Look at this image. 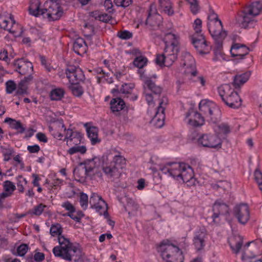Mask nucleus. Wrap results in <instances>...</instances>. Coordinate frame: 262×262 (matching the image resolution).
<instances>
[{"label": "nucleus", "instance_id": "obj_13", "mask_svg": "<svg viewBox=\"0 0 262 262\" xmlns=\"http://www.w3.org/2000/svg\"><path fill=\"white\" fill-rule=\"evenodd\" d=\"M167 98L165 97H163L159 101L158 106L152 112L151 110H149L148 111L151 118L150 122L157 127L160 128L164 125L165 120L164 106L167 104Z\"/></svg>", "mask_w": 262, "mask_h": 262}, {"label": "nucleus", "instance_id": "obj_26", "mask_svg": "<svg viewBox=\"0 0 262 262\" xmlns=\"http://www.w3.org/2000/svg\"><path fill=\"white\" fill-rule=\"evenodd\" d=\"M192 43L200 54H204L208 52V48L203 35L193 36L192 37Z\"/></svg>", "mask_w": 262, "mask_h": 262}, {"label": "nucleus", "instance_id": "obj_18", "mask_svg": "<svg viewBox=\"0 0 262 262\" xmlns=\"http://www.w3.org/2000/svg\"><path fill=\"white\" fill-rule=\"evenodd\" d=\"M233 214L240 224L245 225L250 219L249 206L243 203L236 205L233 209Z\"/></svg>", "mask_w": 262, "mask_h": 262}, {"label": "nucleus", "instance_id": "obj_34", "mask_svg": "<svg viewBox=\"0 0 262 262\" xmlns=\"http://www.w3.org/2000/svg\"><path fill=\"white\" fill-rule=\"evenodd\" d=\"M250 73L247 72L241 74L236 75L233 79V84L235 88H239L241 85L244 84L249 79Z\"/></svg>", "mask_w": 262, "mask_h": 262}, {"label": "nucleus", "instance_id": "obj_53", "mask_svg": "<svg viewBox=\"0 0 262 262\" xmlns=\"http://www.w3.org/2000/svg\"><path fill=\"white\" fill-rule=\"evenodd\" d=\"M118 36L123 39H128L132 37V34L129 31H123L118 33Z\"/></svg>", "mask_w": 262, "mask_h": 262}, {"label": "nucleus", "instance_id": "obj_64", "mask_svg": "<svg viewBox=\"0 0 262 262\" xmlns=\"http://www.w3.org/2000/svg\"><path fill=\"white\" fill-rule=\"evenodd\" d=\"M104 6L107 11H111L113 4L111 0H105L104 3Z\"/></svg>", "mask_w": 262, "mask_h": 262}, {"label": "nucleus", "instance_id": "obj_62", "mask_svg": "<svg viewBox=\"0 0 262 262\" xmlns=\"http://www.w3.org/2000/svg\"><path fill=\"white\" fill-rule=\"evenodd\" d=\"M45 258V255L42 253L37 252L35 254L34 258L36 261H42Z\"/></svg>", "mask_w": 262, "mask_h": 262}, {"label": "nucleus", "instance_id": "obj_1", "mask_svg": "<svg viewBox=\"0 0 262 262\" xmlns=\"http://www.w3.org/2000/svg\"><path fill=\"white\" fill-rule=\"evenodd\" d=\"M125 163V159L119 155L95 157L80 163L74 170L73 173L75 180L79 182L84 181L88 176H94L101 178V170L107 177H112L116 175L118 169L122 168Z\"/></svg>", "mask_w": 262, "mask_h": 262}, {"label": "nucleus", "instance_id": "obj_45", "mask_svg": "<svg viewBox=\"0 0 262 262\" xmlns=\"http://www.w3.org/2000/svg\"><path fill=\"white\" fill-rule=\"evenodd\" d=\"M214 115H215V117H214V124L220 122L222 112L219 107L216 105H214Z\"/></svg>", "mask_w": 262, "mask_h": 262}, {"label": "nucleus", "instance_id": "obj_24", "mask_svg": "<svg viewBox=\"0 0 262 262\" xmlns=\"http://www.w3.org/2000/svg\"><path fill=\"white\" fill-rule=\"evenodd\" d=\"M250 50L243 44L239 43H233L230 49V53L232 57H235V59H242L248 54Z\"/></svg>", "mask_w": 262, "mask_h": 262}, {"label": "nucleus", "instance_id": "obj_28", "mask_svg": "<svg viewBox=\"0 0 262 262\" xmlns=\"http://www.w3.org/2000/svg\"><path fill=\"white\" fill-rule=\"evenodd\" d=\"M134 88V85L133 84H124L122 85L121 87L119 89L117 88L116 89H112L111 93L115 95L118 91L119 90L121 93L126 95L130 99L135 100L137 99V96L136 94L133 93Z\"/></svg>", "mask_w": 262, "mask_h": 262}, {"label": "nucleus", "instance_id": "obj_25", "mask_svg": "<svg viewBox=\"0 0 262 262\" xmlns=\"http://www.w3.org/2000/svg\"><path fill=\"white\" fill-rule=\"evenodd\" d=\"M86 40H84L81 37L77 38L73 44V49L75 53L79 55H82L86 53L88 45L90 43L91 37L90 35H85Z\"/></svg>", "mask_w": 262, "mask_h": 262}, {"label": "nucleus", "instance_id": "obj_16", "mask_svg": "<svg viewBox=\"0 0 262 262\" xmlns=\"http://www.w3.org/2000/svg\"><path fill=\"white\" fill-rule=\"evenodd\" d=\"M214 132L219 139V142L214 145V149H219L222 147V141L227 138V135L231 132V128L227 123L218 122L214 124Z\"/></svg>", "mask_w": 262, "mask_h": 262}, {"label": "nucleus", "instance_id": "obj_33", "mask_svg": "<svg viewBox=\"0 0 262 262\" xmlns=\"http://www.w3.org/2000/svg\"><path fill=\"white\" fill-rule=\"evenodd\" d=\"M125 104L124 101L120 98H115L110 102V108L113 113L119 112L124 108Z\"/></svg>", "mask_w": 262, "mask_h": 262}, {"label": "nucleus", "instance_id": "obj_48", "mask_svg": "<svg viewBox=\"0 0 262 262\" xmlns=\"http://www.w3.org/2000/svg\"><path fill=\"white\" fill-rule=\"evenodd\" d=\"M47 206L42 204L38 205L30 211V213L36 215H40Z\"/></svg>", "mask_w": 262, "mask_h": 262}, {"label": "nucleus", "instance_id": "obj_7", "mask_svg": "<svg viewBox=\"0 0 262 262\" xmlns=\"http://www.w3.org/2000/svg\"><path fill=\"white\" fill-rule=\"evenodd\" d=\"M158 251L162 259L166 262H183L184 255L179 247L170 241H163L159 245Z\"/></svg>", "mask_w": 262, "mask_h": 262}, {"label": "nucleus", "instance_id": "obj_55", "mask_svg": "<svg viewBox=\"0 0 262 262\" xmlns=\"http://www.w3.org/2000/svg\"><path fill=\"white\" fill-rule=\"evenodd\" d=\"M6 91L8 93H12L16 89L15 84L12 81H9L6 83Z\"/></svg>", "mask_w": 262, "mask_h": 262}, {"label": "nucleus", "instance_id": "obj_6", "mask_svg": "<svg viewBox=\"0 0 262 262\" xmlns=\"http://www.w3.org/2000/svg\"><path fill=\"white\" fill-rule=\"evenodd\" d=\"M49 129L54 138L60 140L65 136V140L69 146H71L72 141L74 144H77L82 142L83 139V135L82 133L70 129H66L61 123L54 124L53 126L49 127Z\"/></svg>", "mask_w": 262, "mask_h": 262}, {"label": "nucleus", "instance_id": "obj_56", "mask_svg": "<svg viewBox=\"0 0 262 262\" xmlns=\"http://www.w3.org/2000/svg\"><path fill=\"white\" fill-rule=\"evenodd\" d=\"M189 4H190V8L191 12L193 14H196L200 9L198 1L196 0L195 2H193Z\"/></svg>", "mask_w": 262, "mask_h": 262}, {"label": "nucleus", "instance_id": "obj_31", "mask_svg": "<svg viewBox=\"0 0 262 262\" xmlns=\"http://www.w3.org/2000/svg\"><path fill=\"white\" fill-rule=\"evenodd\" d=\"M88 138L90 139L91 143L93 145L99 143L100 140L98 137V129L97 127L91 126L87 123L84 125Z\"/></svg>", "mask_w": 262, "mask_h": 262}, {"label": "nucleus", "instance_id": "obj_15", "mask_svg": "<svg viewBox=\"0 0 262 262\" xmlns=\"http://www.w3.org/2000/svg\"><path fill=\"white\" fill-rule=\"evenodd\" d=\"M206 120V118L196 110L190 109L186 113L184 121L190 127L198 128L203 126Z\"/></svg>", "mask_w": 262, "mask_h": 262}, {"label": "nucleus", "instance_id": "obj_9", "mask_svg": "<svg viewBox=\"0 0 262 262\" xmlns=\"http://www.w3.org/2000/svg\"><path fill=\"white\" fill-rule=\"evenodd\" d=\"M181 72L188 75L192 80L198 82L202 86H204L207 83L205 77L200 76L195 78L196 71L195 67V61L193 57L189 54H187L184 58Z\"/></svg>", "mask_w": 262, "mask_h": 262}, {"label": "nucleus", "instance_id": "obj_29", "mask_svg": "<svg viewBox=\"0 0 262 262\" xmlns=\"http://www.w3.org/2000/svg\"><path fill=\"white\" fill-rule=\"evenodd\" d=\"M228 205L222 200H216L214 203V219L220 215H226L229 213Z\"/></svg>", "mask_w": 262, "mask_h": 262}, {"label": "nucleus", "instance_id": "obj_60", "mask_svg": "<svg viewBox=\"0 0 262 262\" xmlns=\"http://www.w3.org/2000/svg\"><path fill=\"white\" fill-rule=\"evenodd\" d=\"M36 137L37 139L40 142H42L43 143H46L48 141L47 137H46V136L44 134H43L42 133H40V132L36 134Z\"/></svg>", "mask_w": 262, "mask_h": 262}, {"label": "nucleus", "instance_id": "obj_43", "mask_svg": "<svg viewBox=\"0 0 262 262\" xmlns=\"http://www.w3.org/2000/svg\"><path fill=\"white\" fill-rule=\"evenodd\" d=\"M254 179L258 185L259 189L262 191V172L260 170L256 169L254 173Z\"/></svg>", "mask_w": 262, "mask_h": 262}, {"label": "nucleus", "instance_id": "obj_11", "mask_svg": "<svg viewBox=\"0 0 262 262\" xmlns=\"http://www.w3.org/2000/svg\"><path fill=\"white\" fill-rule=\"evenodd\" d=\"M14 66L17 68V71L21 75L31 74L33 71V66L31 62L23 59H18L15 61ZM32 79V77L29 75L21 81L18 86L17 92L23 94L27 93V87L26 82Z\"/></svg>", "mask_w": 262, "mask_h": 262}, {"label": "nucleus", "instance_id": "obj_32", "mask_svg": "<svg viewBox=\"0 0 262 262\" xmlns=\"http://www.w3.org/2000/svg\"><path fill=\"white\" fill-rule=\"evenodd\" d=\"M217 91L224 102L228 96H230L232 93L235 92L234 90L229 84H225L219 86L217 89Z\"/></svg>", "mask_w": 262, "mask_h": 262}, {"label": "nucleus", "instance_id": "obj_3", "mask_svg": "<svg viewBox=\"0 0 262 262\" xmlns=\"http://www.w3.org/2000/svg\"><path fill=\"white\" fill-rule=\"evenodd\" d=\"M165 43L164 54L159 55L156 62L160 66L170 67L176 61L180 50L179 36L173 30L165 33L163 38Z\"/></svg>", "mask_w": 262, "mask_h": 262}, {"label": "nucleus", "instance_id": "obj_12", "mask_svg": "<svg viewBox=\"0 0 262 262\" xmlns=\"http://www.w3.org/2000/svg\"><path fill=\"white\" fill-rule=\"evenodd\" d=\"M228 243L232 252L235 254L239 252L241 249H242V260L243 261H248L252 257L255 256L254 253L249 249V246L250 244V242L247 243L243 247V241L239 237L234 236L230 238L228 240Z\"/></svg>", "mask_w": 262, "mask_h": 262}, {"label": "nucleus", "instance_id": "obj_30", "mask_svg": "<svg viewBox=\"0 0 262 262\" xmlns=\"http://www.w3.org/2000/svg\"><path fill=\"white\" fill-rule=\"evenodd\" d=\"M224 103L232 108H238L242 105V99L238 93L235 92L228 96Z\"/></svg>", "mask_w": 262, "mask_h": 262}, {"label": "nucleus", "instance_id": "obj_46", "mask_svg": "<svg viewBox=\"0 0 262 262\" xmlns=\"http://www.w3.org/2000/svg\"><path fill=\"white\" fill-rule=\"evenodd\" d=\"M229 186L228 183L226 181H219L214 184V190L222 189L225 191Z\"/></svg>", "mask_w": 262, "mask_h": 262}, {"label": "nucleus", "instance_id": "obj_41", "mask_svg": "<svg viewBox=\"0 0 262 262\" xmlns=\"http://www.w3.org/2000/svg\"><path fill=\"white\" fill-rule=\"evenodd\" d=\"M147 59L143 56L137 57L134 61V64L136 67L141 69L147 64Z\"/></svg>", "mask_w": 262, "mask_h": 262}, {"label": "nucleus", "instance_id": "obj_8", "mask_svg": "<svg viewBox=\"0 0 262 262\" xmlns=\"http://www.w3.org/2000/svg\"><path fill=\"white\" fill-rule=\"evenodd\" d=\"M139 73L141 79L144 83V89L145 99L149 107L151 108L158 101L160 95L162 92V88L156 85L149 79V77L145 76L144 72L142 70L139 71Z\"/></svg>", "mask_w": 262, "mask_h": 262}, {"label": "nucleus", "instance_id": "obj_49", "mask_svg": "<svg viewBox=\"0 0 262 262\" xmlns=\"http://www.w3.org/2000/svg\"><path fill=\"white\" fill-rule=\"evenodd\" d=\"M202 21L200 18H196L193 23V28L197 33H201L202 31Z\"/></svg>", "mask_w": 262, "mask_h": 262}, {"label": "nucleus", "instance_id": "obj_61", "mask_svg": "<svg viewBox=\"0 0 262 262\" xmlns=\"http://www.w3.org/2000/svg\"><path fill=\"white\" fill-rule=\"evenodd\" d=\"M145 186V182L144 179H140L137 181V188L139 190H142Z\"/></svg>", "mask_w": 262, "mask_h": 262}, {"label": "nucleus", "instance_id": "obj_2", "mask_svg": "<svg viewBox=\"0 0 262 262\" xmlns=\"http://www.w3.org/2000/svg\"><path fill=\"white\" fill-rule=\"evenodd\" d=\"M62 231L61 227L58 224H54L51 227V235L57 236L59 244V246L53 249L54 255L66 260H78L81 257V250L79 245L70 243L68 239L61 235Z\"/></svg>", "mask_w": 262, "mask_h": 262}, {"label": "nucleus", "instance_id": "obj_59", "mask_svg": "<svg viewBox=\"0 0 262 262\" xmlns=\"http://www.w3.org/2000/svg\"><path fill=\"white\" fill-rule=\"evenodd\" d=\"M212 21H213V16L211 14H210L208 15V17H207V26H208V30H209L211 36L212 35V34L211 32Z\"/></svg>", "mask_w": 262, "mask_h": 262}, {"label": "nucleus", "instance_id": "obj_35", "mask_svg": "<svg viewBox=\"0 0 262 262\" xmlns=\"http://www.w3.org/2000/svg\"><path fill=\"white\" fill-rule=\"evenodd\" d=\"M160 7L161 9L168 15L173 14V10L171 3L169 0H159Z\"/></svg>", "mask_w": 262, "mask_h": 262}, {"label": "nucleus", "instance_id": "obj_47", "mask_svg": "<svg viewBox=\"0 0 262 262\" xmlns=\"http://www.w3.org/2000/svg\"><path fill=\"white\" fill-rule=\"evenodd\" d=\"M67 215L76 222H79L83 216V214L81 211H78L76 212L75 210L73 212L68 213Z\"/></svg>", "mask_w": 262, "mask_h": 262}, {"label": "nucleus", "instance_id": "obj_22", "mask_svg": "<svg viewBox=\"0 0 262 262\" xmlns=\"http://www.w3.org/2000/svg\"><path fill=\"white\" fill-rule=\"evenodd\" d=\"M66 77L69 79V84L78 83L84 77L82 71L78 67H70L66 70Z\"/></svg>", "mask_w": 262, "mask_h": 262}, {"label": "nucleus", "instance_id": "obj_21", "mask_svg": "<svg viewBox=\"0 0 262 262\" xmlns=\"http://www.w3.org/2000/svg\"><path fill=\"white\" fill-rule=\"evenodd\" d=\"M162 17L156 12L155 5H151L145 26L149 29H154L160 25Z\"/></svg>", "mask_w": 262, "mask_h": 262}, {"label": "nucleus", "instance_id": "obj_37", "mask_svg": "<svg viewBox=\"0 0 262 262\" xmlns=\"http://www.w3.org/2000/svg\"><path fill=\"white\" fill-rule=\"evenodd\" d=\"M64 95V91L61 88H55L50 92V97L52 100H60Z\"/></svg>", "mask_w": 262, "mask_h": 262}, {"label": "nucleus", "instance_id": "obj_58", "mask_svg": "<svg viewBox=\"0 0 262 262\" xmlns=\"http://www.w3.org/2000/svg\"><path fill=\"white\" fill-rule=\"evenodd\" d=\"M28 150L31 153H36L40 150V147L38 145H29L27 147Z\"/></svg>", "mask_w": 262, "mask_h": 262}, {"label": "nucleus", "instance_id": "obj_17", "mask_svg": "<svg viewBox=\"0 0 262 262\" xmlns=\"http://www.w3.org/2000/svg\"><path fill=\"white\" fill-rule=\"evenodd\" d=\"M188 140L192 142H197L199 144L204 147H212L213 138L211 134L200 135L198 132H193L188 136Z\"/></svg>", "mask_w": 262, "mask_h": 262}, {"label": "nucleus", "instance_id": "obj_5", "mask_svg": "<svg viewBox=\"0 0 262 262\" xmlns=\"http://www.w3.org/2000/svg\"><path fill=\"white\" fill-rule=\"evenodd\" d=\"M227 35L219 15L214 12V60H225L223 43Z\"/></svg>", "mask_w": 262, "mask_h": 262}, {"label": "nucleus", "instance_id": "obj_14", "mask_svg": "<svg viewBox=\"0 0 262 262\" xmlns=\"http://www.w3.org/2000/svg\"><path fill=\"white\" fill-rule=\"evenodd\" d=\"M0 29L9 31L15 37L20 36L23 33L21 27L15 23L11 15L0 17Z\"/></svg>", "mask_w": 262, "mask_h": 262}, {"label": "nucleus", "instance_id": "obj_4", "mask_svg": "<svg viewBox=\"0 0 262 262\" xmlns=\"http://www.w3.org/2000/svg\"><path fill=\"white\" fill-rule=\"evenodd\" d=\"M29 11L32 15H41L50 20L58 19L63 13L59 3L52 0H48L42 7L40 6L39 0H31Z\"/></svg>", "mask_w": 262, "mask_h": 262}, {"label": "nucleus", "instance_id": "obj_54", "mask_svg": "<svg viewBox=\"0 0 262 262\" xmlns=\"http://www.w3.org/2000/svg\"><path fill=\"white\" fill-rule=\"evenodd\" d=\"M12 127L16 129L18 133H23L25 130V127L22 125L20 122L16 120L12 124Z\"/></svg>", "mask_w": 262, "mask_h": 262}, {"label": "nucleus", "instance_id": "obj_20", "mask_svg": "<svg viewBox=\"0 0 262 262\" xmlns=\"http://www.w3.org/2000/svg\"><path fill=\"white\" fill-rule=\"evenodd\" d=\"M90 204L92 208H94L96 211L99 212L100 214L106 213L107 205L105 201L96 193H93L89 200Z\"/></svg>", "mask_w": 262, "mask_h": 262}, {"label": "nucleus", "instance_id": "obj_51", "mask_svg": "<svg viewBox=\"0 0 262 262\" xmlns=\"http://www.w3.org/2000/svg\"><path fill=\"white\" fill-rule=\"evenodd\" d=\"M4 159L6 161H9L11 158L13 153V150L10 148H4L2 151Z\"/></svg>", "mask_w": 262, "mask_h": 262}, {"label": "nucleus", "instance_id": "obj_36", "mask_svg": "<svg viewBox=\"0 0 262 262\" xmlns=\"http://www.w3.org/2000/svg\"><path fill=\"white\" fill-rule=\"evenodd\" d=\"M72 145H75V146L71 147L68 150V153L71 155H73L75 153H80L81 154H84L86 152L87 149L86 147L84 145H78L80 143H78L77 144H75L73 143V141L72 142Z\"/></svg>", "mask_w": 262, "mask_h": 262}, {"label": "nucleus", "instance_id": "obj_39", "mask_svg": "<svg viewBox=\"0 0 262 262\" xmlns=\"http://www.w3.org/2000/svg\"><path fill=\"white\" fill-rule=\"evenodd\" d=\"M69 87L73 95L75 96L79 97L81 96L83 92L82 88L79 85L78 83L70 84Z\"/></svg>", "mask_w": 262, "mask_h": 262}, {"label": "nucleus", "instance_id": "obj_27", "mask_svg": "<svg viewBox=\"0 0 262 262\" xmlns=\"http://www.w3.org/2000/svg\"><path fill=\"white\" fill-rule=\"evenodd\" d=\"M213 107V103L208 99H205L202 100L199 104V110L205 115L206 120L209 121L212 118V108Z\"/></svg>", "mask_w": 262, "mask_h": 262}, {"label": "nucleus", "instance_id": "obj_50", "mask_svg": "<svg viewBox=\"0 0 262 262\" xmlns=\"http://www.w3.org/2000/svg\"><path fill=\"white\" fill-rule=\"evenodd\" d=\"M28 247L26 244H22L18 247L17 249V252L19 256H24L28 251Z\"/></svg>", "mask_w": 262, "mask_h": 262}, {"label": "nucleus", "instance_id": "obj_23", "mask_svg": "<svg viewBox=\"0 0 262 262\" xmlns=\"http://www.w3.org/2000/svg\"><path fill=\"white\" fill-rule=\"evenodd\" d=\"M181 174V180H179V183H187L189 186L195 185L196 182L194 178V173L193 169L188 165L184 164Z\"/></svg>", "mask_w": 262, "mask_h": 262}, {"label": "nucleus", "instance_id": "obj_57", "mask_svg": "<svg viewBox=\"0 0 262 262\" xmlns=\"http://www.w3.org/2000/svg\"><path fill=\"white\" fill-rule=\"evenodd\" d=\"M62 207L68 211V213H70L75 211V207L74 206L69 202H66L61 205Z\"/></svg>", "mask_w": 262, "mask_h": 262}, {"label": "nucleus", "instance_id": "obj_10", "mask_svg": "<svg viewBox=\"0 0 262 262\" xmlns=\"http://www.w3.org/2000/svg\"><path fill=\"white\" fill-rule=\"evenodd\" d=\"M184 163H169L164 165L153 166L150 167L153 173L156 177V174L158 170L162 171L163 173L167 174L168 176L172 178L174 180L179 182V180H181L180 177L182 170L184 167Z\"/></svg>", "mask_w": 262, "mask_h": 262}, {"label": "nucleus", "instance_id": "obj_44", "mask_svg": "<svg viewBox=\"0 0 262 262\" xmlns=\"http://www.w3.org/2000/svg\"><path fill=\"white\" fill-rule=\"evenodd\" d=\"M4 189L5 191L8 192L9 194H12L15 189V186L12 182L6 181L4 183Z\"/></svg>", "mask_w": 262, "mask_h": 262}, {"label": "nucleus", "instance_id": "obj_40", "mask_svg": "<svg viewBox=\"0 0 262 262\" xmlns=\"http://www.w3.org/2000/svg\"><path fill=\"white\" fill-rule=\"evenodd\" d=\"M138 205L132 199H128L127 204L125 206V209L129 214H132L134 211L137 210Z\"/></svg>", "mask_w": 262, "mask_h": 262}, {"label": "nucleus", "instance_id": "obj_38", "mask_svg": "<svg viewBox=\"0 0 262 262\" xmlns=\"http://www.w3.org/2000/svg\"><path fill=\"white\" fill-rule=\"evenodd\" d=\"M205 236L204 232H202L200 234H196L193 239L194 245L195 248L199 250L204 246V239Z\"/></svg>", "mask_w": 262, "mask_h": 262}, {"label": "nucleus", "instance_id": "obj_63", "mask_svg": "<svg viewBox=\"0 0 262 262\" xmlns=\"http://www.w3.org/2000/svg\"><path fill=\"white\" fill-rule=\"evenodd\" d=\"M98 19L102 21L107 22L110 19V15L106 14H101L98 16Z\"/></svg>", "mask_w": 262, "mask_h": 262}, {"label": "nucleus", "instance_id": "obj_52", "mask_svg": "<svg viewBox=\"0 0 262 262\" xmlns=\"http://www.w3.org/2000/svg\"><path fill=\"white\" fill-rule=\"evenodd\" d=\"M132 0H114L115 4L117 6L126 7L132 3Z\"/></svg>", "mask_w": 262, "mask_h": 262}, {"label": "nucleus", "instance_id": "obj_19", "mask_svg": "<svg viewBox=\"0 0 262 262\" xmlns=\"http://www.w3.org/2000/svg\"><path fill=\"white\" fill-rule=\"evenodd\" d=\"M262 11V2L259 1H255L252 2L248 7L245 8L243 16V25H245L250 23L251 19L248 17L247 15H252L253 16L258 15Z\"/></svg>", "mask_w": 262, "mask_h": 262}, {"label": "nucleus", "instance_id": "obj_42", "mask_svg": "<svg viewBox=\"0 0 262 262\" xmlns=\"http://www.w3.org/2000/svg\"><path fill=\"white\" fill-rule=\"evenodd\" d=\"M79 202L81 207L83 209H86L88 207L89 198L86 194L80 193L79 196Z\"/></svg>", "mask_w": 262, "mask_h": 262}]
</instances>
